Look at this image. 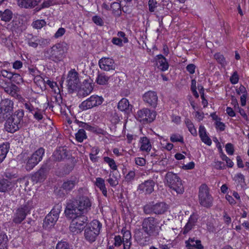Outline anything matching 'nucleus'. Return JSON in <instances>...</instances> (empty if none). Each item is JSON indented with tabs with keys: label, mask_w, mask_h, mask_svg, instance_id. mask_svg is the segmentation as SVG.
<instances>
[{
	"label": "nucleus",
	"mask_w": 249,
	"mask_h": 249,
	"mask_svg": "<svg viewBox=\"0 0 249 249\" xmlns=\"http://www.w3.org/2000/svg\"><path fill=\"white\" fill-rule=\"evenodd\" d=\"M135 177V172L133 171H130L125 176V179L127 182H130L134 179Z\"/></svg>",
	"instance_id": "nucleus-52"
},
{
	"label": "nucleus",
	"mask_w": 249,
	"mask_h": 249,
	"mask_svg": "<svg viewBox=\"0 0 249 249\" xmlns=\"http://www.w3.org/2000/svg\"><path fill=\"white\" fill-rule=\"evenodd\" d=\"M15 183L5 178H0V192L7 193L15 186Z\"/></svg>",
	"instance_id": "nucleus-22"
},
{
	"label": "nucleus",
	"mask_w": 249,
	"mask_h": 249,
	"mask_svg": "<svg viewBox=\"0 0 249 249\" xmlns=\"http://www.w3.org/2000/svg\"><path fill=\"white\" fill-rule=\"evenodd\" d=\"M35 205L36 203L32 200L16 209L13 216V222L16 224H20Z\"/></svg>",
	"instance_id": "nucleus-7"
},
{
	"label": "nucleus",
	"mask_w": 249,
	"mask_h": 249,
	"mask_svg": "<svg viewBox=\"0 0 249 249\" xmlns=\"http://www.w3.org/2000/svg\"><path fill=\"white\" fill-rule=\"evenodd\" d=\"M0 75L3 77L7 78L9 79H12L14 78H18L19 79H21L20 76L19 74L14 73L5 70L1 71Z\"/></svg>",
	"instance_id": "nucleus-36"
},
{
	"label": "nucleus",
	"mask_w": 249,
	"mask_h": 249,
	"mask_svg": "<svg viewBox=\"0 0 249 249\" xmlns=\"http://www.w3.org/2000/svg\"><path fill=\"white\" fill-rule=\"evenodd\" d=\"M104 161L108 163L110 167L113 170L112 171H117V166L113 159H111L108 157H105L104 158Z\"/></svg>",
	"instance_id": "nucleus-43"
},
{
	"label": "nucleus",
	"mask_w": 249,
	"mask_h": 249,
	"mask_svg": "<svg viewBox=\"0 0 249 249\" xmlns=\"http://www.w3.org/2000/svg\"><path fill=\"white\" fill-rule=\"evenodd\" d=\"M123 40L118 37H113L112 42L113 44L121 47L123 45Z\"/></svg>",
	"instance_id": "nucleus-61"
},
{
	"label": "nucleus",
	"mask_w": 249,
	"mask_h": 249,
	"mask_svg": "<svg viewBox=\"0 0 249 249\" xmlns=\"http://www.w3.org/2000/svg\"><path fill=\"white\" fill-rule=\"evenodd\" d=\"M101 223L97 220H93L87 225L84 231V237L89 243L94 242L100 233Z\"/></svg>",
	"instance_id": "nucleus-8"
},
{
	"label": "nucleus",
	"mask_w": 249,
	"mask_h": 249,
	"mask_svg": "<svg viewBox=\"0 0 249 249\" xmlns=\"http://www.w3.org/2000/svg\"><path fill=\"white\" fill-rule=\"evenodd\" d=\"M225 149L227 153L229 155H232L234 153L233 145L231 143H227L225 146Z\"/></svg>",
	"instance_id": "nucleus-55"
},
{
	"label": "nucleus",
	"mask_w": 249,
	"mask_h": 249,
	"mask_svg": "<svg viewBox=\"0 0 249 249\" xmlns=\"http://www.w3.org/2000/svg\"><path fill=\"white\" fill-rule=\"evenodd\" d=\"M170 140L173 142H183V138L182 136L178 134H172L170 137Z\"/></svg>",
	"instance_id": "nucleus-45"
},
{
	"label": "nucleus",
	"mask_w": 249,
	"mask_h": 249,
	"mask_svg": "<svg viewBox=\"0 0 249 249\" xmlns=\"http://www.w3.org/2000/svg\"><path fill=\"white\" fill-rule=\"evenodd\" d=\"M198 133L202 142L209 146L212 144V141L207 134L206 130L204 126L200 125Z\"/></svg>",
	"instance_id": "nucleus-30"
},
{
	"label": "nucleus",
	"mask_w": 249,
	"mask_h": 249,
	"mask_svg": "<svg viewBox=\"0 0 249 249\" xmlns=\"http://www.w3.org/2000/svg\"><path fill=\"white\" fill-rule=\"evenodd\" d=\"M52 157L53 160L60 161L69 159L70 154L66 148L59 147L54 151Z\"/></svg>",
	"instance_id": "nucleus-19"
},
{
	"label": "nucleus",
	"mask_w": 249,
	"mask_h": 249,
	"mask_svg": "<svg viewBox=\"0 0 249 249\" xmlns=\"http://www.w3.org/2000/svg\"><path fill=\"white\" fill-rule=\"evenodd\" d=\"M110 8L112 9V13L115 16L119 17L122 14L121 10V4L118 2H113L111 4Z\"/></svg>",
	"instance_id": "nucleus-39"
},
{
	"label": "nucleus",
	"mask_w": 249,
	"mask_h": 249,
	"mask_svg": "<svg viewBox=\"0 0 249 249\" xmlns=\"http://www.w3.org/2000/svg\"><path fill=\"white\" fill-rule=\"evenodd\" d=\"M135 160L136 164L140 166H143L145 164V160L142 158H136Z\"/></svg>",
	"instance_id": "nucleus-63"
},
{
	"label": "nucleus",
	"mask_w": 249,
	"mask_h": 249,
	"mask_svg": "<svg viewBox=\"0 0 249 249\" xmlns=\"http://www.w3.org/2000/svg\"><path fill=\"white\" fill-rule=\"evenodd\" d=\"M194 226V225L187 222L182 231L183 234H185L188 233L191 230H192Z\"/></svg>",
	"instance_id": "nucleus-62"
},
{
	"label": "nucleus",
	"mask_w": 249,
	"mask_h": 249,
	"mask_svg": "<svg viewBox=\"0 0 249 249\" xmlns=\"http://www.w3.org/2000/svg\"><path fill=\"white\" fill-rule=\"evenodd\" d=\"M155 111L150 110L148 108H142L139 110L137 113V119L143 124L151 123L156 118Z\"/></svg>",
	"instance_id": "nucleus-15"
},
{
	"label": "nucleus",
	"mask_w": 249,
	"mask_h": 249,
	"mask_svg": "<svg viewBox=\"0 0 249 249\" xmlns=\"http://www.w3.org/2000/svg\"><path fill=\"white\" fill-rule=\"evenodd\" d=\"M4 176L6 178V179H9V180L12 181V180L14 178H16L18 177L17 174L14 172H10V171H6L4 173Z\"/></svg>",
	"instance_id": "nucleus-48"
},
{
	"label": "nucleus",
	"mask_w": 249,
	"mask_h": 249,
	"mask_svg": "<svg viewBox=\"0 0 249 249\" xmlns=\"http://www.w3.org/2000/svg\"><path fill=\"white\" fill-rule=\"evenodd\" d=\"M95 184L102 191L103 195L107 197V193L104 179L101 178H96Z\"/></svg>",
	"instance_id": "nucleus-33"
},
{
	"label": "nucleus",
	"mask_w": 249,
	"mask_h": 249,
	"mask_svg": "<svg viewBox=\"0 0 249 249\" xmlns=\"http://www.w3.org/2000/svg\"><path fill=\"white\" fill-rule=\"evenodd\" d=\"M43 111L40 109L36 108V110L32 113L34 118L39 121L43 119Z\"/></svg>",
	"instance_id": "nucleus-47"
},
{
	"label": "nucleus",
	"mask_w": 249,
	"mask_h": 249,
	"mask_svg": "<svg viewBox=\"0 0 249 249\" xmlns=\"http://www.w3.org/2000/svg\"><path fill=\"white\" fill-rule=\"evenodd\" d=\"M65 32L66 30L64 28H60L56 31L54 36L56 38H59L65 34Z\"/></svg>",
	"instance_id": "nucleus-60"
},
{
	"label": "nucleus",
	"mask_w": 249,
	"mask_h": 249,
	"mask_svg": "<svg viewBox=\"0 0 249 249\" xmlns=\"http://www.w3.org/2000/svg\"><path fill=\"white\" fill-rule=\"evenodd\" d=\"M167 205L163 202H158L155 204H148L143 206V211L146 214L155 213L161 214L167 211Z\"/></svg>",
	"instance_id": "nucleus-10"
},
{
	"label": "nucleus",
	"mask_w": 249,
	"mask_h": 249,
	"mask_svg": "<svg viewBox=\"0 0 249 249\" xmlns=\"http://www.w3.org/2000/svg\"><path fill=\"white\" fill-rule=\"evenodd\" d=\"M50 168L47 164H43L41 167L32 177V179L34 182H42L47 177Z\"/></svg>",
	"instance_id": "nucleus-16"
},
{
	"label": "nucleus",
	"mask_w": 249,
	"mask_h": 249,
	"mask_svg": "<svg viewBox=\"0 0 249 249\" xmlns=\"http://www.w3.org/2000/svg\"><path fill=\"white\" fill-rule=\"evenodd\" d=\"M122 243H123V241L121 236L120 235L115 236L114 237V243L113 246L114 247H119L122 245Z\"/></svg>",
	"instance_id": "nucleus-53"
},
{
	"label": "nucleus",
	"mask_w": 249,
	"mask_h": 249,
	"mask_svg": "<svg viewBox=\"0 0 249 249\" xmlns=\"http://www.w3.org/2000/svg\"><path fill=\"white\" fill-rule=\"evenodd\" d=\"M87 138L86 132L84 129H80L75 134L76 140L80 142H82Z\"/></svg>",
	"instance_id": "nucleus-40"
},
{
	"label": "nucleus",
	"mask_w": 249,
	"mask_h": 249,
	"mask_svg": "<svg viewBox=\"0 0 249 249\" xmlns=\"http://www.w3.org/2000/svg\"><path fill=\"white\" fill-rule=\"evenodd\" d=\"M142 226L146 235L153 237L159 235L161 230L158 219L152 216L144 218L142 222Z\"/></svg>",
	"instance_id": "nucleus-4"
},
{
	"label": "nucleus",
	"mask_w": 249,
	"mask_h": 249,
	"mask_svg": "<svg viewBox=\"0 0 249 249\" xmlns=\"http://www.w3.org/2000/svg\"><path fill=\"white\" fill-rule=\"evenodd\" d=\"M41 0H18V4L21 7L31 8L36 6Z\"/></svg>",
	"instance_id": "nucleus-27"
},
{
	"label": "nucleus",
	"mask_w": 249,
	"mask_h": 249,
	"mask_svg": "<svg viewBox=\"0 0 249 249\" xmlns=\"http://www.w3.org/2000/svg\"><path fill=\"white\" fill-rule=\"evenodd\" d=\"M118 108L122 111L128 113L131 111L132 106L129 104L127 99L123 98L118 104Z\"/></svg>",
	"instance_id": "nucleus-29"
},
{
	"label": "nucleus",
	"mask_w": 249,
	"mask_h": 249,
	"mask_svg": "<svg viewBox=\"0 0 249 249\" xmlns=\"http://www.w3.org/2000/svg\"><path fill=\"white\" fill-rule=\"evenodd\" d=\"M148 235H145L142 231L138 230L135 231L134 237L137 242L141 246H145L149 242L150 239Z\"/></svg>",
	"instance_id": "nucleus-24"
},
{
	"label": "nucleus",
	"mask_w": 249,
	"mask_h": 249,
	"mask_svg": "<svg viewBox=\"0 0 249 249\" xmlns=\"http://www.w3.org/2000/svg\"><path fill=\"white\" fill-rule=\"evenodd\" d=\"M109 78L104 73H98L96 82L97 84L101 85H106L107 83Z\"/></svg>",
	"instance_id": "nucleus-37"
},
{
	"label": "nucleus",
	"mask_w": 249,
	"mask_h": 249,
	"mask_svg": "<svg viewBox=\"0 0 249 249\" xmlns=\"http://www.w3.org/2000/svg\"><path fill=\"white\" fill-rule=\"evenodd\" d=\"M78 180L75 178H71L70 179H67L64 181L61 188L66 192H69L71 191L74 186L78 183Z\"/></svg>",
	"instance_id": "nucleus-26"
},
{
	"label": "nucleus",
	"mask_w": 249,
	"mask_h": 249,
	"mask_svg": "<svg viewBox=\"0 0 249 249\" xmlns=\"http://www.w3.org/2000/svg\"><path fill=\"white\" fill-rule=\"evenodd\" d=\"M140 142L141 143L140 149L142 151L149 152L151 149V145L149 140L146 137L141 138Z\"/></svg>",
	"instance_id": "nucleus-31"
},
{
	"label": "nucleus",
	"mask_w": 249,
	"mask_h": 249,
	"mask_svg": "<svg viewBox=\"0 0 249 249\" xmlns=\"http://www.w3.org/2000/svg\"><path fill=\"white\" fill-rule=\"evenodd\" d=\"M214 57L216 61L221 65L224 66L226 64L225 58L222 54L220 53H217L215 54Z\"/></svg>",
	"instance_id": "nucleus-46"
},
{
	"label": "nucleus",
	"mask_w": 249,
	"mask_h": 249,
	"mask_svg": "<svg viewBox=\"0 0 249 249\" xmlns=\"http://www.w3.org/2000/svg\"><path fill=\"white\" fill-rule=\"evenodd\" d=\"M13 13L9 9H6L3 12L0 11V18L1 20L5 22L9 21L12 18Z\"/></svg>",
	"instance_id": "nucleus-34"
},
{
	"label": "nucleus",
	"mask_w": 249,
	"mask_h": 249,
	"mask_svg": "<svg viewBox=\"0 0 249 249\" xmlns=\"http://www.w3.org/2000/svg\"><path fill=\"white\" fill-rule=\"evenodd\" d=\"M120 175L117 171L110 172L109 178L107 180L109 185L113 187H116L119 184Z\"/></svg>",
	"instance_id": "nucleus-28"
},
{
	"label": "nucleus",
	"mask_w": 249,
	"mask_h": 249,
	"mask_svg": "<svg viewBox=\"0 0 249 249\" xmlns=\"http://www.w3.org/2000/svg\"><path fill=\"white\" fill-rule=\"evenodd\" d=\"M103 98L98 95H92L89 98L83 101L79 105V108L82 110L91 109L100 105L103 102Z\"/></svg>",
	"instance_id": "nucleus-14"
},
{
	"label": "nucleus",
	"mask_w": 249,
	"mask_h": 249,
	"mask_svg": "<svg viewBox=\"0 0 249 249\" xmlns=\"http://www.w3.org/2000/svg\"><path fill=\"white\" fill-rule=\"evenodd\" d=\"M37 42L38 43V45H39L41 46H45L49 44L50 40L48 39L37 38Z\"/></svg>",
	"instance_id": "nucleus-54"
},
{
	"label": "nucleus",
	"mask_w": 249,
	"mask_h": 249,
	"mask_svg": "<svg viewBox=\"0 0 249 249\" xmlns=\"http://www.w3.org/2000/svg\"><path fill=\"white\" fill-rule=\"evenodd\" d=\"M143 101L149 106L155 108L157 107L158 97L157 93L154 91H148L142 96Z\"/></svg>",
	"instance_id": "nucleus-17"
},
{
	"label": "nucleus",
	"mask_w": 249,
	"mask_h": 249,
	"mask_svg": "<svg viewBox=\"0 0 249 249\" xmlns=\"http://www.w3.org/2000/svg\"><path fill=\"white\" fill-rule=\"evenodd\" d=\"M196 66L193 64H190L187 66L186 70L190 73L193 74L195 72Z\"/></svg>",
	"instance_id": "nucleus-64"
},
{
	"label": "nucleus",
	"mask_w": 249,
	"mask_h": 249,
	"mask_svg": "<svg viewBox=\"0 0 249 249\" xmlns=\"http://www.w3.org/2000/svg\"><path fill=\"white\" fill-rule=\"evenodd\" d=\"M186 246L188 248H195L198 247L199 244H201V241L199 240H196L194 238H190L188 241L186 242Z\"/></svg>",
	"instance_id": "nucleus-42"
},
{
	"label": "nucleus",
	"mask_w": 249,
	"mask_h": 249,
	"mask_svg": "<svg viewBox=\"0 0 249 249\" xmlns=\"http://www.w3.org/2000/svg\"><path fill=\"white\" fill-rule=\"evenodd\" d=\"M9 148V144L8 142L3 143L0 145V164L6 158Z\"/></svg>",
	"instance_id": "nucleus-32"
},
{
	"label": "nucleus",
	"mask_w": 249,
	"mask_h": 249,
	"mask_svg": "<svg viewBox=\"0 0 249 249\" xmlns=\"http://www.w3.org/2000/svg\"><path fill=\"white\" fill-rule=\"evenodd\" d=\"M46 23L44 20H37L32 23L33 27L37 29H40L46 25Z\"/></svg>",
	"instance_id": "nucleus-44"
},
{
	"label": "nucleus",
	"mask_w": 249,
	"mask_h": 249,
	"mask_svg": "<svg viewBox=\"0 0 249 249\" xmlns=\"http://www.w3.org/2000/svg\"><path fill=\"white\" fill-rule=\"evenodd\" d=\"M55 249H70V245L66 242H59L56 246Z\"/></svg>",
	"instance_id": "nucleus-51"
},
{
	"label": "nucleus",
	"mask_w": 249,
	"mask_h": 249,
	"mask_svg": "<svg viewBox=\"0 0 249 249\" xmlns=\"http://www.w3.org/2000/svg\"><path fill=\"white\" fill-rule=\"evenodd\" d=\"M92 202L87 196H81L72 198L68 201L65 210L68 211L69 215L78 213L86 214L91 208Z\"/></svg>",
	"instance_id": "nucleus-1"
},
{
	"label": "nucleus",
	"mask_w": 249,
	"mask_h": 249,
	"mask_svg": "<svg viewBox=\"0 0 249 249\" xmlns=\"http://www.w3.org/2000/svg\"><path fill=\"white\" fill-rule=\"evenodd\" d=\"M24 111L22 109L16 110L6 119L5 129L10 133H14L20 128L26 126L27 123L24 117Z\"/></svg>",
	"instance_id": "nucleus-2"
},
{
	"label": "nucleus",
	"mask_w": 249,
	"mask_h": 249,
	"mask_svg": "<svg viewBox=\"0 0 249 249\" xmlns=\"http://www.w3.org/2000/svg\"><path fill=\"white\" fill-rule=\"evenodd\" d=\"M122 232L123 233V249H130L132 245L131 233L129 231L124 229Z\"/></svg>",
	"instance_id": "nucleus-25"
},
{
	"label": "nucleus",
	"mask_w": 249,
	"mask_h": 249,
	"mask_svg": "<svg viewBox=\"0 0 249 249\" xmlns=\"http://www.w3.org/2000/svg\"><path fill=\"white\" fill-rule=\"evenodd\" d=\"M165 184L178 194H182L184 192V189L181 178L177 174L172 172H168L166 174Z\"/></svg>",
	"instance_id": "nucleus-6"
},
{
	"label": "nucleus",
	"mask_w": 249,
	"mask_h": 249,
	"mask_svg": "<svg viewBox=\"0 0 249 249\" xmlns=\"http://www.w3.org/2000/svg\"><path fill=\"white\" fill-rule=\"evenodd\" d=\"M8 241L7 236L4 232L0 233V246L2 245L7 247V244Z\"/></svg>",
	"instance_id": "nucleus-49"
},
{
	"label": "nucleus",
	"mask_w": 249,
	"mask_h": 249,
	"mask_svg": "<svg viewBox=\"0 0 249 249\" xmlns=\"http://www.w3.org/2000/svg\"><path fill=\"white\" fill-rule=\"evenodd\" d=\"M28 45L33 48H36L38 46V43L37 42V37H32L29 39L28 41Z\"/></svg>",
	"instance_id": "nucleus-56"
},
{
	"label": "nucleus",
	"mask_w": 249,
	"mask_h": 249,
	"mask_svg": "<svg viewBox=\"0 0 249 249\" xmlns=\"http://www.w3.org/2000/svg\"><path fill=\"white\" fill-rule=\"evenodd\" d=\"M93 88L89 83L86 84L84 87L79 91V94L81 96L85 97L90 93L92 91Z\"/></svg>",
	"instance_id": "nucleus-35"
},
{
	"label": "nucleus",
	"mask_w": 249,
	"mask_h": 249,
	"mask_svg": "<svg viewBox=\"0 0 249 249\" xmlns=\"http://www.w3.org/2000/svg\"><path fill=\"white\" fill-rule=\"evenodd\" d=\"M25 108L27 109L29 112L33 113V112L36 110V108H35L30 102H27L23 104Z\"/></svg>",
	"instance_id": "nucleus-57"
},
{
	"label": "nucleus",
	"mask_w": 249,
	"mask_h": 249,
	"mask_svg": "<svg viewBox=\"0 0 249 249\" xmlns=\"http://www.w3.org/2000/svg\"><path fill=\"white\" fill-rule=\"evenodd\" d=\"M68 50V45L65 42L57 43L48 49L46 53L49 59L53 61H60L65 56Z\"/></svg>",
	"instance_id": "nucleus-5"
},
{
	"label": "nucleus",
	"mask_w": 249,
	"mask_h": 249,
	"mask_svg": "<svg viewBox=\"0 0 249 249\" xmlns=\"http://www.w3.org/2000/svg\"><path fill=\"white\" fill-rule=\"evenodd\" d=\"M14 108L13 102L9 99H4L0 103V121L5 120L12 113Z\"/></svg>",
	"instance_id": "nucleus-11"
},
{
	"label": "nucleus",
	"mask_w": 249,
	"mask_h": 249,
	"mask_svg": "<svg viewBox=\"0 0 249 249\" xmlns=\"http://www.w3.org/2000/svg\"><path fill=\"white\" fill-rule=\"evenodd\" d=\"M149 11L150 12H154L157 7V1L156 0H149L148 1Z\"/></svg>",
	"instance_id": "nucleus-50"
},
{
	"label": "nucleus",
	"mask_w": 249,
	"mask_h": 249,
	"mask_svg": "<svg viewBox=\"0 0 249 249\" xmlns=\"http://www.w3.org/2000/svg\"><path fill=\"white\" fill-rule=\"evenodd\" d=\"M185 124L190 133L194 136L197 135V131L192 122L188 119L185 120Z\"/></svg>",
	"instance_id": "nucleus-41"
},
{
	"label": "nucleus",
	"mask_w": 249,
	"mask_h": 249,
	"mask_svg": "<svg viewBox=\"0 0 249 249\" xmlns=\"http://www.w3.org/2000/svg\"><path fill=\"white\" fill-rule=\"evenodd\" d=\"M45 150L43 148H39L36 150L31 157H29L26 165V169L31 171L42 159Z\"/></svg>",
	"instance_id": "nucleus-12"
},
{
	"label": "nucleus",
	"mask_w": 249,
	"mask_h": 249,
	"mask_svg": "<svg viewBox=\"0 0 249 249\" xmlns=\"http://www.w3.org/2000/svg\"><path fill=\"white\" fill-rule=\"evenodd\" d=\"M155 183L152 179L145 180L139 186V190L145 194H150L154 191Z\"/></svg>",
	"instance_id": "nucleus-21"
},
{
	"label": "nucleus",
	"mask_w": 249,
	"mask_h": 249,
	"mask_svg": "<svg viewBox=\"0 0 249 249\" xmlns=\"http://www.w3.org/2000/svg\"><path fill=\"white\" fill-rule=\"evenodd\" d=\"M92 21L96 24H97L98 25H100V26L103 25V21L100 17H99L97 16H95L92 17Z\"/></svg>",
	"instance_id": "nucleus-59"
},
{
	"label": "nucleus",
	"mask_w": 249,
	"mask_h": 249,
	"mask_svg": "<svg viewBox=\"0 0 249 249\" xmlns=\"http://www.w3.org/2000/svg\"><path fill=\"white\" fill-rule=\"evenodd\" d=\"M65 214L66 217L69 219H72L70 226V231L73 233H80L84 228H86V225L88 222V218L85 214L76 213L69 215L68 211L65 210Z\"/></svg>",
	"instance_id": "nucleus-3"
},
{
	"label": "nucleus",
	"mask_w": 249,
	"mask_h": 249,
	"mask_svg": "<svg viewBox=\"0 0 249 249\" xmlns=\"http://www.w3.org/2000/svg\"><path fill=\"white\" fill-rule=\"evenodd\" d=\"M60 213V206L58 205L54 206L50 213L45 217L43 226L46 228H50L53 227L58 220Z\"/></svg>",
	"instance_id": "nucleus-13"
},
{
	"label": "nucleus",
	"mask_w": 249,
	"mask_h": 249,
	"mask_svg": "<svg viewBox=\"0 0 249 249\" xmlns=\"http://www.w3.org/2000/svg\"><path fill=\"white\" fill-rule=\"evenodd\" d=\"M239 80L238 75L237 71H234L230 78V81L232 84H235L238 83Z\"/></svg>",
	"instance_id": "nucleus-58"
},
{
	"label": "nucleus",
	"mask_w": 249,
	"mask_h": 249,
	"mask_svg": "<svg viewBox=\"0 0 249 249\" xmlns=\"http://www.w3.org/2000/svg\"><path fill=\"white\" fill-rule=\"evenodd\" d=\"M18 89V88L16 85L14 84H11V85L5 87L4 88V91L7 93L15 97L17 95V91Z\"/></svg>",
	"instance_id": "nucleus-38"
},
{
	"label": "nucleus",
	"mask_w": 249,
	"mask_h": 249,
	"mask_svg": "<svg viewBox=\"0 0 249 249\" xmlns=\"http://www.w3.org/2000/svg\"><path fill=\"white\" fill-rule=\"evenodd\" d=\"M156 65L160 70L164 71L168 70L169 64L166 58L161 54H159L155 57Z\"/></svg>",
	"instance_id": "nucleus-23"
},
{
	"label": "nucleus",
	"mask_w": 249,
	"mask_h": 249,
	"mask_svg": "<svg viewBox=\"0 0 249 249\" xmlns=\"http://www.w3.org/2000/svg\"><path fill=\"white\" fill-rule=\"evenodd\" d=\"M78 75V72L74 69H72L69 72L67 82L69 89L73 90L76 88V86L79 83Z\"/></svg>",
	"instance_id": "nucleus-18"
},
{
	"label": "nucleus",
	"mask_w": 249,
	"mask_h": 249,
	"mask_svg": "<svg viewBox=\"0 0 249 249\" xmlns=\"http://www.w3.org/2000/svg\"><path fill=\"white\" fill-rule=\"evenodd\" d=\"M198 198L201 206L207 208L212 206L213 198L210 194L209 188L206 184H202L200 186Z\"/></svg>",
	"instance_id": "nucleus-9"
},
{
	"label": "nucleus",
	"mask_w": 249,
	"mask_h": 249,
	"mask_svg": "<svg viewBox=\"0 0 249 249\" xmlns=\"http://www.w3.org/2000/svg\"><path fill=\"white\" fill-rule=\"evenodd\" d=\"M98 64L100 69L104 71H109L115 69L114 60L110 58H102L99 60Z\"/></svg>",
	"instance_id": "nucleus-20"
}]
</instances>
